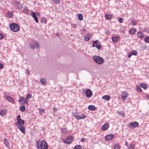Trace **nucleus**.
Returning <instances> with one entry per match:
<instances>
[{
    "label": "nucleus",
    "instance_id": "3c124183",
    "mask_svg": "<svg viewBox=\"0 0 149 149\" xmlns=\"http://www.w3.org/2000/svg\"><path fill=\"white\" fill-rule=\"evenodd\" d=\"M30 48H31V49H34V48H35V46L34 45H31L30 46Z\"/></svg>",
    "mask_w": 149,
    "mask_h": 149
},
{
    "label": "nucleus",
    "instance_id": "a211bd4d",
    "mask_svg": "<svg viewBox=\"0 0 149 149\" xmlns=\"http://www.w3.org/2000/svg\"><path fill=\"white\" fill-rule=\"evenodd\" d=\"M105 17L106 19L110 20L112 18V15L109 14H107L105 15Z\"/></svg>",
    "mask_w": 149,
    "mask_h": 149
},
{
    "label": "nucleus",
    "instance_id": "aec40b11",
    "mask_svg": "<svg viewBox=\"0 0 149 149\" xmlns=\"http://www.w3.org/2000/svg\"><path fill=\"white\" fill-rule=\"evenodd\" d=\"M119 37L118 36H116L112 38V41L113 42H115L116 41L118 40L119 39Z\"/></svg>",
    "mask_w": 149,
    "mask_h": 149
},
{
    "label": "nucleus",
    "instance_id": "6e6d98bb",
    "mask_svg": "<svg viewBox=\"0 0 149 149\" xmlns=\"http://www.w3.org/2000/svg\"><path fill=\"white\" fill-rule=\"evenodd\" d=\"M146 97L148 99H149V95H146Z\"/></svg>",
    "mask_w": 149,
    "mask_h": 149
},
{
    "label": "nucleus",
    "instance_id": "2f4dec72",
    "mask_svg": "<svg viewBox=\"0 0 149 149\" xmlns=\"http://www.w3.org/2000/svg\"><path fill=\"white\" fill-rule=\"evenodd\" d=\"M40 113L41 114L42 113H44L45 112V109H42L41 108L38 109Z\"/></svg>",
    "mask_w": 149,
    "mask_h": 149
},
{
    "label": "nucleus",
    "instance_id": "f704fd0d",
    "mask_svg": "<svg viewBox=\"0 0 149 149\" xmlns=\"http://www.w3.org/2000/svg\"><path fill=\"white\" fill-rule=\"evenodd\" d=\"M131 24L133 25H135L137 23L136 22L135 20H132L131 22Z\"/></svg>",
    "mask_w": 149,
    "mask_h": 149
},
{
    "label": "nucleus",
    "instance_id": "09e8293b",
    "mask_svg": "<svg viewBox=\"0 0 149 149\" xmlns=\"http://www.w3.org/2000/svg\"><path fill=\"white\" fill-rule=\"evenodd\" d=\"M132 55V54L131 52L129 53L128 54V57L129 58H130Z\"/></svg>",
    "mask_w": 149,
    "mask_h": 149
},
{
    "label": "nucleus",
    "instance_id": "39448f33",
    "mask_svg": "<svg viewBox=\"0 0 149 149\" xmlns=\"http://www.w3.org/2000/svg\"><path fill=\"white\" fill-rule=\"evenodd\" d=\"M17 122L16 123L17 126L19 125H23L24 124V121L22 120L20 118V116L19 115L17 116L16 118Z\"/></svg>",
    "mask_w": 149,
    "mask_h": 149
},
{
    "label": "nucleus",
    "instance_id": "393cba45",
    "mask_svg": "<svg viewBox=\"0 0 149 149\" xmlns=\"http://www.w3.org/2000/svg\"><path fill=\"white\" fill-rule=\"evenodd\" d=\"M4 143L5 146L6 147L9 146V144L6 138L4 139Z\"/></svg>",
    "mask_w": 149,
    "mask_h": 149
},
{
    "label": "nucleus",
    "instance_id": "c85d7f7f",
    "mask_svg": "<svg viewBox=\"0 0 149 149\" xmlns=\"http://www.w3.org/2000/svg\"><path fill=\"white\" fill-rule=\"evenodd\" d=\"M8 17L10 18H12L13 16V13L11 12H9L7 13Z\"/></svg>",
    "mask_w": 149,
    "mask_h": 149
},
{
    "label": "nucleus",
    "instance_id": "f8f14e48",
    "mask_svg": "<svg viewBox=\"0 0 149 149\" xmlns=\"http://www.w3.org/2000/svg\"><path fill=\"white\" fill-rule=\"evenodd\" d=\"M139 126V123L136 121H135L134 122H131L130 123V127L132 128H135L136 127H138Z\"/></svg>",
    "mask_w": 149,
    "mask_h": 149
},
{
    "label": "nucleus",
    "instance_id": "cd10ccee",
    "mask_svg": "<svg viewBox=\"0 0 149 149\" xmlns=\"http://www.w3.org/2000/svg\"><path fill=\"white\" fill-rule=\"evenodd\" d=\"M41 22L44 24H46L47 20L45 17H42L41 18Z\"/></svg>",
    "mask_w": 149,
    "mask_h": 149
},
{
    "label": "nucleus",
    "instance_id": "9b49d317",
    "mask_svg": "<svg viewBox=\"0 0 149 149\" xmlns=\"http://www.w3.org/2000/svg\"><path fill=\"white\" fill-rule=\"evenodd\" d=\"M121 96V98L123 100H126L128 96V94L127 92L125 91L122 92Z\"/></svg>",
    "mask_w": 149,
    "mask_h": 149
},
{
    "label": "nucleus",
    "instance_id": "7c9ffc66",
    "mask_svg": "<svg viewBox=\"0 0 149 149\" xmlns=\"http://www.w3.org/2000/svg\"><path fill=\"white\" fill-rule=\"evenodd\" d=\"M40 81L42 84L43 85H45L46 83L45 79H41Z\"/></svg>",
    "mask_w": 149,
    "mask_h": 149
},
{
    "label": "nucleus",
    "instance_id": "4468645a",
    "mask_svg": "<svg viewBox=\"0 0 149 149\" xmlns=\"http://www.w3.org/2000/svg\"><path fill=\"white\" fill-rule=\"evenodd\" d=\"M114 137L113 134H109L105 136V139L107 141L112 140Z\"/></svg>",
    "mask_w": 149,
    "mask_h": 149
},
{
    "label": "nucleus",
    "instance_id": "49530a36",
    "mask_svg": "<svg viewBox=\"0 0 149 149\" xmlns=\"http://www.w3.org/2000/svg\"><path fill=\"white\" fill-rule=\"evenodd\" d=\"M81 116V119H84L85 118H86V116L84 115V114H82Z\"/></svg>",
    "mask_w": 149,
    "mask_h": 149
},
{
    "label": "nucleus",
    "instance_id": "f3484780",
    "mask_svg": "<svg viewBox=\"0 0 149 149\" xmlns=\"http://www.w3.org/2000/svg\"><path fill=\"white\" fill-rule=\"evenodd\" d=\"M137 36L139 39H141L144 37V35L141 31H139L137 33Z\"/></svg>",
    "mask_w": 149,
    "mask_h": 149
},
{
    "label": "nucleus",
    "instance_id": "a878e982",
    "mask_svg": "<svg viewBox=\"0 0 149 149\" xmlns=\"http://www.w3.org/2000/svg\"><path fill=\"white\" fill-rule=\"evenodd\" d=\"M140 86L143 88L144 89H146L147 88V85L145 84H140Z\"/></svg>",
    "mask_w": 149,
    "mask_h": 149
},
{
    "label": "nucleus",
    "instance_id": "864d4df0",
    "mask_svg": "<svg viewBox=\"0 0 149 149\" xmlns=\"http://www.w3.org/2000/svg\"><path fill=\"white\" fill-rule=\"evenodd\" d=\"M26 73L28 75H29V74H30V72H29V71L28 70H26Z\"/></svg>",
    "mask_w": 149,
    "mask_h": 149
},
{
    "label": "nucleus",
    "instance_id": "ea45409f",
    "mask_svg": "<svg viewBox=\"0 0 149 149\" xmlns=\"http://www.w3.org/2000/svg\"><path fill=\"white\" fill-rule=\"evenodd\" d=\"M134 145L133 144H131L128 147V149H134Z\"/></svg>",
    "mask_w": 149,
    "mask_h": 149
},
{
    "label": "nucleus",
    "instance_id": "13d9d810",
    "mask_svg": "<svg viewBox=\"0 0 149 149\" xmlns=\"http://www.w3.org/2000/svg\"><path fill=\"white\" fill-rule=\"evenodd\" d=\"M53 109H55V107H54V108H53Z\"/></svg>",
    "mask_w": 149,
    "mask_h": 149
},
{
    "label": "nucleus",
    "instance_id": "a19ab883",
    "mask_svg": "<svg viewBox=\"0 0 149 149\" xmlns=\"http://www.w3.org/2000/svg\"><path fill=\"white\" fill-rule=\"evenodd\" d=\"M75 118L77 119L80 120L82 119L81 116H75Z\"/></svg>",
    "mask_w": 149,
    "mask_h": 149
},
{
    "label": "nucleus",
    "instance_id": "5701e85b",
    "mask_svg": "<svg viewBox=\"0 0 149 149\" xmlns=\"http://www.w3.org/2000/svg\"><path fill=\"white\" fill-rule=\"evenodd\" d=\"M136 31V30L135 29H132L130 30L129 33L131 34H133L135 33Z\"/></svg>",
    "mask_w": 149,
    "mask_h": 149
},
{
    "label": "nucleus",
    "instance_id": "c03bdc74",
    "mask_svg": "<svg viewBox=\"0 0 149 149\" xmlns=\"http://www.w3.org/2000/svg\"><path fill=\"white\" fill-rule=\"evenodd\" d=\"M118 21L120 23H122L123 22V19L121 17H119L118 19Z\"/></svg>",
    "mask_w": 149,
    "mask_h": 149
},
{
    "label": "nucleus",
    "instance_id": "72a5a7b5",
    "mask_svg": "<svg viewBox=\"0 0 149 149\" xmlns=\"http://www.w3.org/2000/svg\"><path fill=\"white\" fill-rule=\"evenodd\" d=\"M81 146L80 145L76 146L74 147V149H81Z\"/></svg>",
    "mask_w": 149,
    "mask_h": 149
},
{
    "label": "nucleus",
    "instance_id": "603ef678",
    "mask_svg": "<svg viewBox=\"0 0 149 149\" xmlns=\"http://www.w3.org/2000/svg\"><path fill=\"white\" fill-rule=\"evenodd\" d=\"M85 141V139L84 138H82L81 139V142H84Z\"/></svg>",
    "mask_w": 149,
    "mask_h": 149
},
{
    "label": "nucleus",
    "instance_id": "4c0bfd02",
    "mask_svg": "<svg viewBox=\"0 0 149 149\" xmlns=\"http://www.w3.org/2000/svg\"><path fill=\"white\" fill-rule=\"evenodd\" d=\"M136 89L138 92H141L142 91V89L140 88V87L138 85L136 86Z\"/></svg>",
    "mask_w": 149,
    "mask_h": 149
},
{
    "label": "nucleus",
    "instance_id": "5fc2aeb1",
    "mask_svg": "<svg viewBox=\"0 0 149 149\" xmlns=\"http://www.w3.org/2000/svg\"><path fill=\"white\" fill-rule=\"evenodd\" d=\"M125 145H126L127 146H128V144L127 142L126 141H125Z\"/></svg>",
    "mask_w": 149,
    "mask_h": 149
},
{
    "label": "nucleus",
    "instance_id": "8fccbe9b",
    "mask_svg": "<svg viewBox=\"0 0 149 149\" xmlns=\"http://www.w3.org/2000/svg\"><path fill=\"white\" fill-rule=\"evenodd\" d=\"M35 44H36V46L38 48L39 47V45H38V43L37 42L35 41L34 42Z\"/></svg>",
    "mask_w": 149,
    "mask_h": 149
},
{
    "label": "nucleus",
    "instance_id": "473e14b6",
    "mask_svg": "<svg viewBox=\"0 0 149 149\" xmlns=\"http://www.w3.org/2000/svg\"><path fill=\"white\" fill-rule=\"evenodd\" d=\"M132 55L136 56L137 54V52L135 50L132 51L131 52Z\"/></svg>",
    "mask_w": 149,
    "mask_h": 149
},
{
    "label": "nucleus",
    "instance_id": "58836bf2",
    "mask_svg": "<svg viewBox=\"0 0 149 149\" xmlns=\"http://www.w3.org/2000/svg\"><path fill=\"white\" fill-rule=\"evenodd\" d=\"M53 2L56 4H58L60 3V0H52Z\"/></svg>",
    "mask_w": 149,
    "mask_h": 149
},
{
    "label": "nucleus",
    "instance_id": "412c9836",
    "mask_svg": "<svg viewBox=\"0 0 149 149\" xmlns=\"http://www.w3.org/2000/svg\"><path fill=\"white\" fill-rule=\"evenodd\" d=\"M102 98L106 100H110L111 97L108 95H105L102 97Z\"/></svg>",
    "mask_w": 149,
    "mask_h": 149
},
{
    "label": "nucleus",
    "instance_id": "c756f323",
    "mask_svg": "<svg viewBox=\"0 0 149 149\" xmlns=\"http://www.w3.org/2000/svg\"><path fill=\"white\" fill-rule=\"evenodd\" d=\"M20 110L22 112L24 111L25 110V107L24 106H21L20 107Z\"/></svg>",
    "mask_w": 149,
    "mask_h": 149
},
{
    "label": "nucleus",
    "instance_id": "dca6fc26",
    "mask_svg": "<svg viewBox=\"0 0 149 149\" xmlns=\"http://www.w3.org/2000/svg\"><path fill=\"white\" fill-rule=\"evenodd\" d=\"M7 110L6 109H3L0 111V115L2 116H4L7 113Z\"/></svg>",
    "mask_w": 149,
    "mask_h": 149
},
{
    "label": "nucleus",
    "instance_id": "0eeeda50",
    "mask_svg": "<svg viewBox=\"0 0 149 149\" xmlns=\"http://www.w3.org/2000/svg\"><path fill=\"white\" fill-rule=\"evenodd\" d=\"M98 41L96 40L95 41H93V47H96L97 49H100L101 47V46L98 43Z\"/></svg>",
    "mask_w": 149,
    "mask_h": 149
},
{
    "label": "nucleus",
    "instance_id": "a18cd8bd",
    "mask_svg": "<svg viewBox=\"0 0 149 149\" xmlns=\"http://www.w3.org/2000/svg\"><path fill=\"white\" fill-rule=\"evenodd\" d=\"M4 37V36L0 33V40L2 39Z\"/></svg>",
    "mask_w": 149,
    "mask_h": 149
},
{
    "label": "nucleus",
    "instance_id": "6e6552de",
    "mask_svg": "<svg viewBox=\"0 0 149 149\" xmlns=\"http://www.w3.org/2000/svg\"><path fill=\"white\" fill-rule=\"evenodd\" d=\"M86 96L88 98H90L91 96L92 93L91 90L90 89H87L85 91Z\"/></svg>",
    "mask_w": 149,
    "mask_h": 149
},
{
    "label": "nucleus",
    "instance_id": "c9c22d12",
    "mask_svg": "<svg viewBox=\"0 0 149 149\" xmlns=\"http://www.w3.org/2000/svg\"><path fill=\"white\" fill-rule=\"evenodd\" d=\"M145 41L146 42L149 43V36H147L144 39Z\"/></svg>",
    "mask_w": 149,
    "mask_h": 149
},
{
    "label": "nucleus",
    "instance_id": "f03ea898",
    "mask_svg": "<svg viewBox=\"0 0 149 149\" xmlns=\"http://www.w3.org/2000/svg\"><path fill=\"white\" fill-rule=\"evenodd\" d=\"M94 61L98 64H102L104 63V60L103 58L97 56H94L93 57Z\"/></svg>",
    "mask_w": 149,
    "mask_h": 149
},
{
    "label": "nucleus",
    "instance_id": "7ed1b4c3",
    "mask_svg": "<svg viewBox=\"0 0 149 149\" xmlns=\"http://www.w3.org/2000/svg\"><path fill=\"white\" fill-rule=\"evenodd\" d=\"M10 30L13 32H17L19 30V26L15 23H12L10 24Z\"/></svg>",
    "mask_w": 149,
    "mask_h": 149
},
{
    "label": "nucleus",
    "instance_id": "2eb2a0df",
    "mask_svg": "<svg viewBox=\"0 0 149 149\" xmlns=\"http://www.w3.org/2000/svg\"><path fill=\"white\" fill-rule=\"evenodd\" d=\"M31 15L32 17L34 18V20L36 23L38 22V17H37L36 13L34 12H33L31 13Z\"/></svg>",
    "mask_w": 149,
    "mask_h": 149
},
{
    "label": "nucleus",
    "instance_id": "9d476101",
    "mask_svg": "<svg viewBox=\"0 0 149 149\" xmlns=\"http://www.w3.org/2000/svg\"><path fill=\"white\" fill-rule=\"evenodd\" d=\"M5 98L8 101L12 103L15 104V102L14 99L10 96L6 95H5Z\"/></svg>",
    "mask_w": 149,
    "mask_h": 149
},
{
    "label": "nucleus",
    "instance_id": "4d7b16f0",
    "mask_svg": "<svg viewBox=\"0 0 149 149\" xmlns=\"http://www.w3.org/2000/svg\"><path fill=\"white\" fill-rule=\"evenodd\" d=\"M37 15L38 16H39L40 15V14L39 13H37Z\"/></svg>",
    "mask_w": 149,
    "mask_h": 149
},
{
    "label": "nucleus",
    "instance_id": "bb28decb",
    "mask_svg": "<svg viewBox=\"0 0 149 149\" xmlns=\"http://www.w3.org/2000/svg\"><path fill=\"white\" fill-rule=\"evenodd\" d=\"M31 97L32 95L30 94L29 93L27 95V96L26 97V99L27 101H29V99H31Z\"/></svg>",
    "mask_w": 149,
    "mask_h": 149
},
{
    "label": "nucleus",
    "instance_id": "6ab92c4d",
    "mask_svg": "<svg viewBox=\"0 0 149 149\" xmlns=\"http://www.w3.org/2000/svg\"><path fill=\"white\" fill-rule=\"evenodd\" d=\"M88 108V109L91 111H94L96 109V108L93 105H90Z\"/></svg>",
    "mask_w": 149,
    "mask_h": 149
},
{
    "label": "nucleus",
    "instance_id": "20e7f679",
    "mask_svg": "<svg viewBox=\"0 0 149 149\" xmlns=\"http://www.w3.org/2000/svg\"><path fill=\"white\" fill-rule=\"evenodd\" d=\"M73 137L72 136L70 135L67 136L66 139L63 141V142L66 144H70L73 141Z\"/></svg>",
    "mask_w": 149,
    "mask_h": 149
},
{
    "label": "nucleus",
    "instance_id": "f257e3e1",
    "mask_svg": "<svg viewBox=\"0 0 149 149\" xmlns=\"http://www.w3.org/2000/svg\"><path fill=\"white\" fill-rule=\"evenodd\" d=\"M40 140H38L36 142L37 147L39 148L40 149H47L48 146L46 142L43 140L41 141L40 142Z\"/></svg>",
    "mask_w": 149,
    "mask_h": 149
},
{
    "label": "nucleus",
    "instance_id": "423d86ee",
    "mask_svg": "<svg viewBox=\"0 0 149 149\" xmlns=\"http://www.w3.org/2000/svg\"><path fill=\"white\" fill-rule=\"evenodd\" d=\"M19 98L20 100H18V101L21 104H26L27 105L28 104V101H27L26 99H24V98L23 96L21 97L20 95L19 96Z\"/></svg>",
    "mask_w": 149,
    "mask_h": 149
},
{
    "label": "nucleus",
    "instance_id": "37998d69",
    "mask_svg": "<svg viewBox=\"0 0 149 149\" xmlns=\"http://www.w3.org/2000/svg\"><path fill=\"white\" fill-rule=\"evenodd\" d=\"M23 11L25 13H26L28 12V10L26 7H25Z\"/></svg>",
    "mask_w": 149,
    "mask_h": 149
},
{
    "label": "nucleus",
    "instance_id": "79ce46f5",
    "mask_svg": "<svg viewBox=\"0 0 149 149\" xmlns=\"http://www.w3.org/2000/svg\"><path fill=\"white\" fill-rule=\"evenodd\" d=\"M61 131L64 133H65L67 131V129L66 128H62L61 129Z\"/></svg>",
    "mask_w": 149,
    "mask_h": 149
},
{
    "label": "nucleus",
    "instance_id": "ddd939ff",
    "mask_svg": "<svg viewBox=\"0 0 149 149\" xmlns=\"http://www.w3.org/2000/svg\"><path fill=\"white\" fill-rule=\"evenodd\" d=\"M18 125V128L24 134H25V127L22 125Z\"/></svg>",
    "mask_w": 149,
    "mask_h": 149
},
{
    "label": "nucleus",
    "instance_id": "1a4fd4ad",
    "mask_svg": "<svg viewBox=\"0 0 149 149\" xmlns=\"http://www.w3.org/2000/svg\"><path fill=\"white\" fill-rule=\"evenodd\" d=\"M109 127V124L108 123H106L103 125L101 129L102 131H106L107 130Z\"/></svg>",
    "mask_w": 149,
    "mask_h": 149
},
{
    "label": "nucleus",
    "instance_id": "de8ad7c7",
    "mask_svg": "<svg viewBox=\"0 0 149 149\" xmlns=\"http://www.w3.org/2000/svg\"><path fill=\"white\" fill-rule=\"evenodd\" d=\"M3 65L2 63H0V69L3 68Z\"/></svg>",
    "mask_w": 149,
    "mask_h": 149
},
{
    "label": "nucleus",
    "instance_id": "4be33fe9",
    "mask_svg": "<svg viewBox=\"0 0 149 149\" xmlns=\"http://www.w3.org/2000/svg\"><path fill=\"white\" fill-rule=\"evenodd\" d=\"M91 36L90 34H87L85 37V40L86 41H88L90 38H91Z\"/></svg>",
    "mask_w": 149,
    "mask_h": 149
},
{
    "label": "nucleus",
    "instance_id": "b1692460",
    "mask_svg": "<svg viewBox=\"0 0 149 149\" xmlns=\"http://www.w3.org/2000/svg\"><path fill=\"white\" fill-rule=\"evenodd\" d=\"M77 16H78V19L79 20L81 21L83 19V16L80 13H78L77 14Z\"/></svg>",
    "mask_w": 149,
    "mask_h": 149
},
{
    "label": "nucleus",
    "instance_id": "e433bc0d",
    "mask_svg": "<svg viewBox=\"0 0 149 149\" xmlns=\"http://www.w3.org/2000/svg\"><path fill=\"white\" fill-rule=\"evenodd\" d=\"M114 149H120V147L118 144H117L114 146Z\"/></svg>",
    "mask_w": 149,
    "mask_h": 149
}]
</instances>
